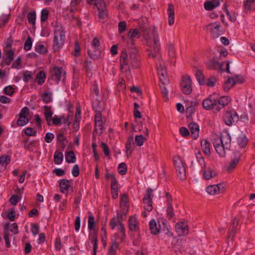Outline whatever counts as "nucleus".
<instances>
[{
	"mask_svg": "<svg viewBox=\"0 0 255 255\" xmlns=\"http://www.w3.org/2000/svg\"><path fill=\"white\" fill-rule=\"evenodd\" d=\"M240 159V153L239 152L234 153V158L232 159L231 163L228 166V171L233 170L238 163Z\"/></svg>",
	"mask_w": 255,
	"mask_h": 255,
	"instance_id": "4be33fe9",
	"label": "nucleus"
},
{
	"mask_svg": "<svg viewBox=\"0 0 255 255\" xmlns=\"http://www.w3.org/2000/svg\"><path fill=\"white\" fill-rule=\"evenodd\" d=\"M168 23L169 25H172L174 22V6L172 3L168 4Z\"/></svg>",
	"mask_w": 255,
	"mask_h": 255,
	"instance_id": "412c9836",
	"label": "nucleus"
},
{
	"mask_svg": "<svg viewBox=\"0 0 255 255\" xmlns=\"http://www.w3.org/2000/svg\"><path fill=\"white\" fill-rule=\"evenodd\" d=\"M73 114L69 112V114L66 116V117H64V116H62L63 119L62 120V123L63 124H67V126H69L71 124V120L72 118Z\"/></svg>",
	"mask_w": 255,
	"mask_h": 255,
	"instance_id": "de8ad7c7",
	"label": "nucleus"
},
{
	"mask_svg": "<svg viewBox=\"0 0 255 255\" xmlns=\"http://www.w3.org/2000/svg\"><path fill=\"white\" fill-rule=\"evenodd\" d=\"M231 100V99L228 96H222L220 99L217 98V104L219 111L227 105Z\"/></svg>",
	"mask_w": 255,
	"mask_h": 255,
	"instance_id": "aec40b11",
	"label": "nucleus"
},
{
	"mask_svg": "<svg viewBox=\"0 0 255 255\" xmlns=\"http://www.w3.org/2000/svg\"><path fill=\"white\" fill-rule=\"evenodd\" d=\"M63 72V69L61 67H55L50 71V73L52 78L56 81H59L61 78Z\"/></svg>",
	"mask_w": 255,
	"mask_h": 255,
	"instance_id": "dca6fc26",
	"label": "nucleus"
},
{
	"mask_svg": "<svg viewBox=\"0 0 255 255\" xmlns=\"http://www.w3.org/2000/svg\"><path fill=\"white\" fill-rule=\"evenodd\" d=\"M62 120H63L62 116H55L53 118H52V123L55 126L60 125L62 123Z\"/></svg>",
	"mask_w": 255,
	"mask_h": 255,
	"instance_id": "0e129e2a",
	"label": "nucleus"
},
{
	"mask_svg": "<svg viewBox=\"0 0 255 255\" xmlns=\"http://www.w3.org/2000/svg\"><path fill=\"white\" fill-rule=\"evenodd\" d=\"M157 70L160 83L159 87L161 94L164 100L165 101H167L168 100V91L166 86L169 85V80L167 75L166 69L164 64H162L161 62H160L159 64L157 65Z\"/></svg>",
	"mask_w": 255,
	"mask_h": 255,
	"instance_id": "f03ea898",
	"label": "nucleus"
},
{
	"mask_svg": "<svg viewBox=\"0 0 255 255\" xmlns=\"http://www.w3.org/2000/svg\"><path fill=\"white\" fill-rule=\"evenodd\" d=\"M215 139L221 141V143L223 144V145L225 146L227 151L230 150L231 137L228 131L223 132L220 137L216 138Z\"/></svg>",
	"mask_w": 255,
	"mask_h": 255,
	"instance_id": "1a4fd4ad",
	"label": "nucleus"
},
{
	"mask_svg": "<svg viewBox=\"0 0 255 255\" xmlns=\"http://www.w3.org/2000/svg\"><path fill=\"white\" fill-rule=\"evenodd\" d=\"M192 81L190 77L185 76L182 77L180 83V87L183 93L186 95H190L192 91Z\"/></svg>",
	"mask_w": 255,
	"mask_h": 255,
	"instance_id": "0eeeda50",
	"label": "nucleus"
},
{
	"mask_svg": "<svg viewBox=\"0 0 255 255\" xmlns=\"http://www.w3.org/2000/svg\"><path fill=\"white\" fill-rule=\"evenodd\" d=\"M65 39L64 27L61 25H56L54 29V37L53 48L55 51H58L63 46Z\"/></svg>",
	"mask_w": 255,
	"mask_h": 255,
	"instance_id": "7ed1b4c3",
	"label": "nucleus"
},
{
	"mask_svg": "<svg viewBox=\"0 0 255 255\" xmlns=\"http://www.w3.org/2000/svg\"><path fill=\"white\" fill-rule=\"evenodd\" d=\"M221 186H222V185L221 184L210 185L206 188V191L210 195H214L218 194L219 193Z\"/></svg>",
	"mask_w": 255,
	"mask_h": 255,
	"instance_id": "b1692460",
	"label": "nucleus"
},
{
	"mask_svg": "<svg viewBox=\"0 0 255 255\" xmlns=\"http://www.w3.org/2000/svg\"><path fill=\"white\" fill-rule=\"evenodd\" d=\"M201 149L203 152L206 155L209 156L211 154L210 144L207 139H203L201 141Z\"/></svg>",
	"mask_w": 255,
	"mask_h": 255,
	"instance_id": "393cba45",
	"label": "nucleus"
},
{
	"mask_svg": "<svg viewBox=\"0 0 255 255\" xmlns=\"http://www.w3.org/2000/svg\"><path fill=\"white\" fill-rule=\"evenodd\" d=\"M235 85V80L233 78H229L223 85V89L225 91H228Z\"/></svg>",
	"mask_w": 255,
	"mask_h": 255,
	"instance_id": "c85d7f7f",
	"label": "nucleus"
},
{
	"mask_svg": "<svg viewBox=\"0 0 255 255\" xmlns=\"http://www.w3.org/2000/svg\"><path fill=\"white\" fill-rule=\"evenodd\" d=\"M176 171L177 173V176L180 179L182 180L185 179L186 170L184 166L180 167V168L178 169Z\"/></svg>",
	"mask_w": 255,
	"mask_h": 255,
	"instance_id": "79ce46f5",
	"label": "nucleus"
},
{
	"mask_svg": "<svg viewBox=\"0 0 255 255\" xmlns=\"http://www.w3.org/2000/svg\"><path fill=\"white\" fill-rule=\"evenodd\" d=\"M128 37L130 39H133L134 38L140 37V32L138 28L130 29L128 32Z\"/></svg>",
	"mask_w": 255,
	"mask_h": 255,
	"instance_id": "e433bc0d",
	"label": "nucleus"
},
{
	"mask_svg": "<svg viewBox=\"0 0 255 255\" xmlns=\"http://www.w3.org/2000/svg\"><path fill=\"white\" fill-rule=\"evenodd\" d=\"M121 211H119L121 214H122V216H126L127 214L128 211V203H120Z\"/></svg>",
	"mask_w": 255,
	"mask_h": 255,
	"instance_id": "37998d69",
	"label": "nucleus"
},
{
	"mask_svg": "<svg viewBox=\"0 0 255 255\" xmlns=\"http://www.w3.org/2000/svg\"><path fill=\"white\" fill-rule=\"evenodd\" d=\"M95 5L98 10H100L101 9L106 8V3L104 0H97Z\"/></svg>",
	"mask_w": 255,
	"mask_h": 255,
	"instance_id": "338daca9",
	"label": "nucleus"
},
{
	"mask_svg": "<svg viewBox=\"0 0 255 255\" xmlns=\"http://www.w3.org/2000/svg\"><path fill=\"white\" fill-rule=\"evenodd\" d=\"M153 190L148 188L144 194V210L148 212L152 210V198L154 197Z\"/></svg>",
	"mask_w": 255,
	"mask_h": 255,
	"instance_id": "423d86ee",
	"label": "nucleus"
},
{
	"mask_svg": "<svg viewBox=\"0 0 255 255\" xmlns=\"http://www.w3.org/2000/svg\"><path fill=\"white\" fill-rule=\"evenodd\" d=\"M65 160L68 163H75L76 157L73 151H68L65 153Z\"/></svg>",
	"mask_w": 255,
	"mask_h": 255,
	"instance_id": "7c9ffc66",
	"label": "nucleus"
},
{
	"mask_svg": "<svg viewBox=\"0 0 255 255\" xmlns=\"http://www.w3.org/2000/svg\"><path fill=\"white\" fill-rule=\"evenodd\" d=\"M49 11L47 9H43L41 12L40 20L41 22H44L48 19Z\"/></svg>",
	"mask_w": 255,
	"mask_h": 255,
	"instance_id": "6e6d98bb",
	"label": "nucleus"
},
{
	"mask_svg": "<svg viewBox=\"0 0 255 255\" xmlns=\"http://www.w3.org/2000/svg\"><path fill=\"white\" fill-rule=\"evenodd\" d=\"M239 120V117L235 111H227L223 116V120L225 124L228 126H232Z\"/></svg>",
	"mask_w": 255,
	"mask_h": 255,
	"instance_id": "39448f33",
	"label": "nucleus"
},
{
	"mask_svg": "<svg viewBox=\"0 0 255 255\" xmlns=\"http://www.w3.org/2000/svg\"><path fill=\"white\" fill-rule=\"evenodd\" d=\"M196 80L200 85H204L206 83L205 76L201 70H197L195 73Z\"/></svg>",
	"mask_w": 255,
	"mask_h": 255,
	"instance_id": "bb28decb",
	"label": "nucleus"
},
{
	"mask_svg": "<svg viewBox=\"0 0 255 255\" xmlns=\"http://www.w3.org/2000/svg\"><path fill=\"white\" fill-rule=\"evenodd\" d=\"M103 128L102 122L95 123V129L93 133L96 132L99 134H101L103 132Z\"/></svg>",
	"mask_w": 255,
	"mask_h": 255,
	"instance_id": "09e8293b",
	"label": "nucleus"
},
{
	"mask_svg": "<svg viewBox=\"0 0 255 255\" xmlns=\"http://www.w3.org/2000/svg\"><path fill=\"white\" fill-rule=\"evenodd\" d=\"M220 4L219 0H210L206 1L204 3V8L206 10H212L214 8L219 6Z\"/></svg>",
	"mask_w": 255,
	"mask_h": 255,
	"instance_id": "6ab92c4d",
	"label": "nucleus"
},
{
	"mask_svg": "<svg viewBox=\"0 0 255 255\" xmlns=\"http://www.w3.org/2000/svg\"><path fill=\"white\" fill-rule=\"evenodd\" d=\"M41 99L44 103L46 104L49 103L52 100V94L45 92L41 95Z\"/></svg>",
	"mask_w": 255,
	"mask_h": 255,
	"instance_id": "a19ab883",
	"label": "nucleus"
},
{
	"mask_svg": "<svg viewBox=\"0 0 255 255\" xmlns=\"http://www.w3.org/2000/svg\"><path fill=\"white\" fill-rule=\"evenodd\" d=\"M32 38L29 36L24 43V49L26 51L30 50L32 47Z\"/></svg>",
	"mask_w": 255,
	"mask_h": 255,
	"instance_id": "5fc2aeb1",
	"label": "nucleus"
},
{
	"mask_svg": "<svg viewBox=\"0 0 255 255\" xmlns=\"http://www.w3.org/2000/svg\"><path fill=\"white\" fill-rule=\"evenodd\" d=\"M44 108V115L45 116V120L46 121L48 126H50V122L52 120V117L53 115V112L51 110V107L48 106H45Z\"/></svg>",
	"mask_w": 255,
	"mask_h": 255,
	"instance_id": "a211bd4d",
	"label": "nucleus"
},
{
	"mask_svg": "<svg viewBox=\"0 0 255 255\" xmlns=\"http://www.w3.org/2000/svg\"><path fill=\"white\" fill-rule=\"evenodd\" d=\"M217 81V79L215 76H211L210 78L207 79L206 84L207 86L210 87H213L215 86Z\"/></svg>",
	"mask_w": 255,
	"mask_h": 255,
	"instance_id": "69168bd1",
	"label": "nucleus"
},
{
	"mask_svg": "<svg viewBox=\"0 0 255 255\" xmlns=\"http://www.w3.org/2000/svg\"><path fill=\"white\" fill-rule=\"evenodd\" d=\"M29 122L28 118L26 116H19L17 121V124L19 126H24L26 125Z\"/></svg>",
	"mask_w": 255,
	"mask_h": 255,
	"instance_id": "c03bdc74",
	"label": "nucleus"
},
{
	"mask_svg": "<svg viewBox=\"0 0 255 255\" xmlns=\"http://www.w3.org/2000/svg\"><path fill=\"white\" fill-rule=\"evenodd\" d=\"M111 186L112 191H118V181L115 175H111Z\"/></svg>",
	"mask_w": 255,
	"mask_h": 255,
	"instance_id": "3c124183",
	"label": "nucleus"
},
{
	"mask_svg": "<svg viewBox=\"0 0 255 255\" xmlns=\"http://www.w3.org/2000/svg\"><path fill=\"white\" fill-rule=\"evenodd\" d=\"M118 247L119 244L116 241L113 242L109 249L108 255H115L116 254V250L118 248Z\"/></svg>",
	"mask_w": 255,
	"mask_h": 255,
	"instance_id": "58836bf2",
	"label": "nucleus"
},
{
	"mask_svg": "<svg viewBox=\"0 0 255 255\" xmlns=\"http://www.w3.org/2000/svg\"><path fill=\"white\" fill-rule=\"evenodd\" d=\"M224 62L222 63H220L217 58L214 57L211 59L207 63V66L208 68L212 69V70H217L219 69L220 71H223V69L222 68V66Z\"/></svg>",
	"mask_w": 255,
	"mask_h": 255,
	"instance_id": "f8f14e48",
	"label": "nucleus"
},
{
	"mask_svg": "<svg viewBox=\"0 0 255 255\" xmlns=\"http://www.w3.org/2000/svg\"><path fill=\"white\" fill-rule=\"evenodd\" d=\"M89 240H91V243L93 244V248L96 249L98 248V240L97 237V234L93 231L90 233L89 237Z\"/></svg>",
	"mask_w": 255,
	"mask_h": 255,
	"instance_id": "72a5a7b5",
	"label": "nucleus"
},
{
	"mask_svg": "<svg viewBox=\"0 0 255 255\" xmlns=\"http://www.w3.org/2000/svg\"><path fill=\"white\" fill-rule=\"evenodd\" d=\"M167 50L170 58H174L175 57L176 52L173 44L170 42L167 44Z\"/></svg>",
	"mask_w": 255,
	"mask_h": 255,
	"instance_id": "4c0bfd02",
	"label": "nucleus"
},
{
	"mask_svg": "<svg viewBox=\"0 0 255 255\" xmlns=\"http://www.w3.org/2000/svg\"><path fill=\"white\" fill-rule=\"evenodd\" d=\"M9 231H4L3 238L6 244V247L9 248L10 247V241L9 239Z\"/></svg>",
	"mask_w": 255,
	"mask_h": 255,
	"instance_id": "bf43d9fd",
	"label": "nucleus"
},
{
	"mask_svg": "<svg viewBox=\"0 0 255 255\" xmlns=\"http://www.w3.org/2000/svg\"><path fill=\"white\" fill-rule=\"evenodd\" d=\"M238 224V221L236 218H234L232 220V225L231 227H230L229 232V238H233L235 235V231L236 230V228Z\"/></svg>",
	"mask_w": 255,
	"mask_h": 255,
	"instance_id": "473e14b6",
	"label": "nucleus"
},
{
	"mask_svg": "<svg viewBox=\"0 0 255 255\" xmlns=\"http://www.w3.org/2000/svg\"><path fill=\"white\" fill-rule=\"evenodd\" d=\"M118 171L121 175H125L127 172V167L125 163L122 162L118 165Z\"/></svg>",
	"mask_w": 255,
	"mask_h": 255,
	"instance_id": "864d4df0",
	"label": "nucleus"
},
{
	"mask_svg": "<svg viewBox=\"0 0 255 255\" xmlns=\"http://www.w3.org/2000/svg\"><path fill=\"white\" fill-rule=\"evenodd\" d=\"M134 142L135 145L141 146L143 144V136L142 135H136Z\"/></svg>",
	"mask_w": 255,
	"mask_h": 255,
	"instance_id": "4d7b16f0",
	"label": "nucleus"
},
{
	"mask_svg": "<svg viewBox=\"0 0 255 255\" xmlns=\"http://www.w3.org/2000/svg\"><path fill=\"white\" fill-rule=\"evenodd\" d=\"M10 158L8 155L2 156L0 157V165L5 167L10 162Z\"/></svg>",
	"mask_w": 255,
	"mask_h": 255,
	"instance_id": "603ef678",
	"label": "nucleus"
},
{
	"mask_svg": "<svg viewBox=\"0 0 255 255\" xmlns=\"http://www.w3.org/2000/svg\"><path fill=\"white\" fill-rule=\"evenodd\" d=\"M144 40L146 45L150 48L145 50L147 57L154 59L156 56V53H158L160 49L159 39L155 26L144 28Z\"/></svg>",
	"mask_w": 255,
	"mask_h": 255,
	"instance_id": "f257e3e1",
	"label": "nucleus"
},
{
	"mask_svg": "<svg viewBox=\"0 0 255 255\" xmlns=\"http://www.w3.org/2000/svg\"><path fill=\"white\" fill-rule=\"evenodd\" d=\"M4 93L8 96H11L14 93L13 87L11 85L5 87L3 90Z\"/></svg>",
	"mask_w": 255,
	"mask_h": 255,
	"instance_id": "052dcab7",
	"label": "nucleus"
},
{
	"mask_svg": "<svg viewBox=\"0 0 255 255\" xmlns=\"http://www.w3.org/2000/svg\"><path fill=\"white\" fill-rule=\"evenodd\" d=\"M166 214L168 219H171L174 215L173 208L172 205H167Z\"/></svg>",
	"mask_w": 255,
	"mask_h": 255,
	"instance_id": "13d9d810",
	"label": "nucleus"
},
{
	"mask_svg": "<svg viewBox=\"0 0 255 255\" xmlns=\"http://www.w3.org/2000/svg\"><path fill=\"white\" fill-rule=\"evenodd\" d=\"M21 196L18 195H12L9 200V201L13 205H15L17 204L18 202L20 200Z\"/></svg>",
	"mask_w": 255,
	"mask_h": 255,
	"instance_id": "680f3d73",
	"label": "nucleus"
},
{
	"mask_svg": "<svg viewBox=\"0 0 255 255\" xmlns=\"http://www.w3.org/2000/svg\"><path fill=\"white\" fill-rule=\"evenodd\" d=\"M237 138V143L240 147L245 148L249 141L246 134L243 131L238 130L235 132Z\"/></svg>",
	"mask_w": 255,
	"mask_h": 255,
	"instance_id": "6e6552de",
	"label": "nucleus"
},
{
	"mask_svg": "<svg viewBox=\"0 0 255 255\" xmlns=\"http://www.w3.org/2000/svg\"><path fill=\"white\" fill-rule=\"evenodd\" d=\"M98 16L101 19H104L108 16V12L106 8L99 10Z\"/></svg>",
	"mask_w": 255,
	"mask_h": 255,
	"instance_id": "774afa93",
	"label": "nucleus"
},
{
	"mask_svg": "<svg viewBox=\"0 0 255 255\" xmlns=\"http://www.w3.org/2000/svg\"><path fill=\"white\" fill-rule=\"evenodd\" d=\"M173 162L176 170L180 168V167L184 166L182 160L179 156L173 157Z\"/></svg>",
	"mask_w": 255,
	"mask_h": 255,
	"instance_id": "ea45409f",
	"label": "nucleus"
},
{
	"mask_svg": "<svg viewBox=\"0 0 255 255\" xmlns=\"http://www.w3.org/2000/svg\"><path fill=\"white\" fill-rule=\"evenodd\" d=\"M27 18L28 22L34 25L35 24V19H36V12L35 11H30L28 13Z\"/></svg>",
	"mask_w": 255,
	"mask_h": 255,
	"instance_id": "8fccbe9b",
	"label": "nucleus"
},
{
	"mask_svg": "<svg viewBox=\"0 0 255 255\" xmlns=\"http://www.w3.org/2000/svg\"><path fill=\"white\" fill-rule=\"evenodd\" d=\"M213 144L216 150V152L222 157L226 156V151L227 150L223 144L221 143V141L214 138L213 140Z\"/></svg>",
	"mask_w": 255,
	"mask_h": 255,
	"instance_id": "9b49d317",
	"label": "nucleus"
},
{
	"mask_svg": "<svg viewBox=\"0 0 255 255\" xmlns=\"http://www.w3.org/2000/svg\"><path fill=\"white\" fill-rule=\"evenodd\" d=\"M63 159V155L62 152L56 151L54 154V162L56 164L62 163Z\"/></svg>",
	"mask_w": 255,
	"mask_h": 255,
	"instance_id": "c9c22d12",
	"label": "nucleus"
},
{
	"mask_svg": "<svg viewBox=\"0 0 255 255\" xmlns=\"http://www.w3.org/2000/svg\"><path fill=\"white\" fill-rule=\"evenodd\" d=\"M128 226L130 231H136L138 229L136 223V219L134 216H131L128 221Z\"/></svg>",
	"mask_w": 255,
	"mask_h": 255,
	"instance_id": "cd10ccee",
	"label": "nucleus"
},
{
	"mask_svg": "<svg viewBox=\"0 0 255 255\" xmlns=\"http://www.w3.org/2000/svg\"><path fill=\"white\" fill-rule=\"evenodd\" d=\"M254 2H255V0H246L244 1V7L247 12L251 10V4Z\"/></svg>",
	"mask_w": 255,
	"mask_h": 255,
	"instance_id": "e2e57ef3",
	"label": "nucleus"
},
{
	"mask_svg": "<svg viewBox=\"0 0 255 255\" xmlns=\"http://www.w3.org/2000/svg\"><path fill=\"white\" fill-rule=\"evenodd\" d=\"M195 155L197 161L200 164V165L202 166V168H203L205 167V160L203 156L202 155L201 152L198 151L195 153Z\"/></svg>",
	"mask_w": 255,
	"mask_h": 255,
	"instance_id": "49530a36",
	"label": "nucleus"
},
{
	"mask_svg": "<svg viewBox=\"0 0 255 255\" xmlns=\"http://www.w3.org/2000/svg\"><path fill=\"white\" fill-rule=\"evenodd\" d=\"M121 67L122 69H124L125 66L128 65V54L127 52L123 51L121 54L120 59Z\"/></svg>",
	"mask_w": 255,
	"mask_h": 255,
	"instance_id": "2f4dec72",
	"label": "nucleus"
},
{
	"mask_svg": "<svg viewBox=\"0 0 255 255\" xmlns=\"http://www.w3.org/2000/svg\"><path fill=\"white\" fill-rule=\"evenodd\" d=\"M117 217L113 218L110 223V226L112 229H114L120 223H122L121 220L123 219L122 214L119 212H117Z\"/></svg>",
	"mask_w": 255,
	"mask_h": 255,
	"instance_id": "5701e85b",
	"label": "nucleus"
},
{
	"mask_svg": "<svg viewBox=\"0 0 255 255\" xmlns=\"http://www.w3.org/2000/svg\"><path fill=\"white\" fill-rule=\"evenodd\" d=\"M135 145V143L133 140V137L132 136H128V140L126 144V154L128 157L130 156L132 150L133 149L134 146Z\"/></svg>",
	"mask_w": 255,
	"mask_h": 255,
	"instance_id": "ddd939ff",
	"label": "nucleus"
},
{
	"mask_svg": "<svg viewBox=\"0 0 255 255\" xmlns=\"http://www.w3.org/2000/svg\"><path fill=\"white\" fill-rule=\"evenodd\" d=\"M45 78L46 75L45 73L43 71H41L37 73L35 81L37 82L38 85H41L44 83Z\"/></svg>",
	"mask_w": 255,
	"mask_h": 255,
	"instance_id": "f704fd0d",
	"label": "nucleus"
},
{
	"mask_svg": "<svg viewBox=\"0 0 255 255\" xmlns=\"http://www.w3.org/2000/svg\"><path fill=\"white\" fill-rule=\"evenodd\" d=\"M217 98L215 95H210L202 102L203 108L207 110H212L214 113L219 112L217 104Z\"/></svg>",
	"mask_w": 255,
	"mask_h": 255,
	"instance_id": "20e7f679",
	"label": "nucleus"
},
{
	"mask_svg": "<svg viewBox=\"0 0 255 255\" xmlns=\"http://www.w3.org/2000/svg\"><path fill=\"white\" fill-rule=\"evenodd\" d=\"M175 229L178 235L184 236L189 233V227L187 223L183 222H178L175 225Z\"/></svg>",
	"mask_w": 255,
	"mask_h": 255,
	"instance_id": "9d476101",
	"label": "nucleus"
},
{
	"mask_svg": "<svg viewBox=\"0 0 255 255\" xmlns=\"http://www.w3.org/2000/svg\"><path fill=\"white\" fill-rule=\"evenodd\" d=\"M208 26L211 28V33L214 37H218L222 34L220 30V24L219 22L211 23Z\"/></svg>",
	"mask_w": 255,
	"mask_h": 255,
	"instance_id": "2eb2a0df",
	"label": "nucleus"
},
{
	"mask_svg": "<svg viewBox=\"0 0 255 255\" xmlns=\"http://www.w3.org/2000/svg\"><path fill=\"white\" fill-rule=\"evenodd\" d=\"M188 127L191 132L192 137L196 139L199 137V126L195 123H191L188 125Z\"/></svg>",
	"mask_w": 255,
	"mask_h": 255,
	"instance_id": "4468645a",
	"label": "nucleus"
},
{
	"mask_svg": "<svg viewBox=\"0 0 255 255\" xmlns=\"http://www.w3.org/2000/svg\"><path fill=\"white\" fill-rule=\"evenodd\" d=\"M88 54L91 58L98 59L101 57V50L100 48L89 47L88 49Z\"/></svg>",
	"mask_w": 255,
	"mask_h": 255,
	"instance_id": "f3484780",
	"label": "nucleus"
},
{
	"mask_svg": "<svg viewBox=\"0 0 255 255\" xmlns=\"http://www.w3.org/2000/svg\"><path fill=\"white\" fill-rule=\"evenodd\" d=\"M71 182V181L68 180L67 179H62L60 181L59 183V187L60 188V191L62 193H65V191H68L70 186V183Z\"/></svg>",
	"mask_w": 255,
	"mask_h": 255,
	"instance_id": "a878e982",
	"label": "nucleus"
},
{
	"mask_svg": "<svg viewBox=\"0 0 255 255\" xmlns=\"http://www.w3.org/2000/svg\"><path fill=\"white\" fill-rule=\"evenodd\" d=\"M216 176V173L213 170H205L203 174V178L205 180H209Z\"/></svg>",
	"mask_w": 255,
	"mask_h": 255,
	"instance_id": "a18cd8bd",
	"label": "nucleus"
},
{
	"mask_svg": "<svg viewBox=\"0 0 255 255\" xmlns=\"http://www.w3.org/2000/svg\"><path fill=\"white\" fill-rule=\"evenodd\" d=\"M149 227L152 234L156 235L159 233V230L157 228V224L155 220H151L149 222Z\"/></svg>",
	"mask_w": 255,
	"mask_h": 255,
	"instance_id": "c756f323",
	"label": "nucleus"
}]
</instances>
